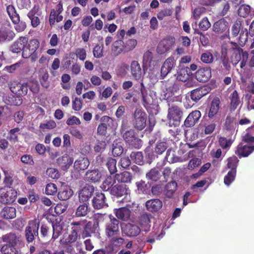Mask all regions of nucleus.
Wrapping results in <instances>:
<instances>
[{
  "mask_svg": "<svg viewBox=\"0 0 254 254\" xmlns=\"http://www.w3.org/2000/svg\"><path fill=\"white\" fill-rule=\"evenodd\" d=\"M116 164V160L113 158L110 157L107 160L106 166L111 174L115 173L117 171Z\"/></svg>",
  "mask_w": 254,
  "mask_h": 254,
  "instance_id": "obj_49",
  "label": "nucleus"
},
{
  "mask_svg": "<svg viewBox=\"0 0 254 254\" xmlns=\"http://www.w3.org/2000/svg\"><path fill=\"white\" fill-rule=\"evenodd\" d=\"M128 189L125 185L117 184L112 187L110 193L111 195L120 197L125 196L122 201L124 202L125 199H127Z\"/></svg>",
  "mask_w": 254,
  "mask_h": 254,
  "instance_id": "obj_10",
  "label": "nucleus"
},
{
  "mask_svg": "<svg viewBox=\"0 0 254 254\" xmlns=\"http://www.w3.org/2000/svg\"><path fill=\"white\" fill-rule=\"evenodd\" d=\"M57 186L53 183H50L47 185L45 189V193L47 195H54L57 192Z\"/></svg>",
  "mask_w": 254,
  "mask_h": 254,
  "instance_id": "obj_60",
  "label": "nucleus"
},
{
  "mask_svg": "<svg viewBox=\"0 0 254 254\" xmlns=\"http://www.w3.org/2000/svg\"><path fill=\"white\" fill-rule=\"evenodd\" d=\"M85 177L88 181L97 182L100 180L101 174L98 169H94L87 171Z\"/></svg>",
  "mask_w": 254,
  "mask_h": 254,
  "instance_id": "obj_30",
  "label": "nucleus"
},
{
  "mask_svg": "<svg viewBox=\"0 0 254 254\" xmlns=\"http://www.w3.org/2000/svg\"><path fill=\"white\" fill-rule=\"evenodd\" d=\"M254 151V146H248L240 143L235 151V153L240 157H247Z\"/></svg>",
  "mask_w": 254,
  "mask_h": 254,
  "instance_id": "obj_25",
  "label": "nucleus"
},
{
  "mask_svg": "<svg viewBox=\"0 0 254 254\" xmlns=\"http://www.w3.org/2000/svg\"><path fill=\"white\" fill-rule=\"evenodd\" d=\"M136 186L139 193L147 194L149 192V188L144 182L136 183Z\"/></svg>",
  "mask_w": 254,
  "mask_h": 254,
  "instance_id": "obj_58",
  "label": "nucleus"
},
{
  "mask_svg": "<svg viewBox=\"0 0 254 254\" xmlns=\"http://www.w3.org/2000/svg\"><path fill=\"white\" fill-rule=\"evenodd\" d=\"M177 188V184L175 181H172L168 183L166 186V196L171 198L176 191Z\"/></svg>",
  "mask_w": 254,
  "mask_h": 254,
  "instance_id": "obj_47",
  "label": "nucleus"
},
{
  "mask_svg": "<svg viewBox=\"0 0 254 254\" xmlns=\"http://www.w3.org/2000/svg\"><path fill=\"white\" fill-rule=\"evenodd\" d=\"M236 171H229L227 174L225 176L224 182L225 184L229 186L234 181L236 175Z\"/></svg>",
  "mask_w": 254,
  "mask_h": 254,
  "instance_id": "obj_51",
  "label": "nucleus"
},
{
  "mask_svg": "<svg viewBox=\"0 0 254 254\" xmlns=\"http://www.w3.org/2000/svg\"><path fill=\"white\" fill-rule=\"evenodd\" d=\"M106 146L105 141H98L94 147V149L96 152H102L105 149Z\"/></svg>",
  "mask_w": 254,
  "mask_h": 254,
  "instance_id": "obj_62",
  "label": "nucleus"
},
{
  "mask_svg": "<svg viewBox=\"0 0 254 254\" xmlns=\"http://www.w3.org/2000/svg\"><path fill=\"white\" fill-rule=\"evenodd\" d=\"M175 65L176 60L174 57H171L167 59L161 67V76L163 77H165L172 70Z\"/></svg>",
  "mask_w": 254,
  "mask_h": 254,
  "instance_id": "obj_18",
  "label": "nucleus"
},
{
  "mask_svg": "<svg viewBox=\"0 0 254 254\" xmlns=\"http://www.w3.org/2000/svg\"><path fill=\"white\" fill-rule=\"evenodd\" d=\"M39 46V42L36 39L30 40L27 46H25L24 51L22 52V57L25 59L30 57L32 54H33L38 49Z\"/></svg>",
  "mask_w": 254,
  "mask_h": 254,
  "instance_id": "obj_15",
  "label": "nucleus"
},
{
  "mask_svg": "<svg viewBox=\"0 0 254 254\" xmlns=\"http://www.w3.org/2000/svg\"><path fill=\"white\" fill-rule=\"evenodd\" d=\"M140 91L141 92L144 106L147 108L155 103L156 98L153 91L148 90L143 83H140Z\"/></svg>",
  "mask_w": 254,
  "mask_h": 254,
  "instance_id": "obj_8",
  "label": "nucleus"
},
{
  "mask_svg": "<svg viewBox=\"0 0 254 254\" xmlns=\"http://www.w3.org/2000/svg\"><path fill=\"white\" fill-rule=\"evenodd\" d=\"M2 101L6 105L9 106H19L22 103V99L20 97H15L11 93H8L2 96Z\"/></svg>",
  "mask_w": 254,
  "mask_h": 254,
  "instance_id": "obj_24",
  "label": "nucleus"
},
{
  "mask_svg": "<svg viewBox=\"0 0 254 254\" xmlns=\"http://www.w3.org/2000/svg\"><path fill=\"white\" fill-rule=\"evenodd\" d=\"M15 34L8 26H1L0 27V43L10 42L14 38Z\"/></svg>",
  "mask_w": 254,
  "mask_h": 254,
  "instance_id": "obj_12",
  "label": "nucleus"
},
{
  "mask_svg": "<svg viewBox=\"0 0 254 254\" xmlns=\"http://www.w3.org/2000/svg\"><path fill=\"white\" fill-rule=\"evenodd\" d=\"M123 232L128 237H135L140 233V229L137 225L128 223L123 227Z\"/></svg>",
  "mask_w": 254,
  "mask_h": 254,
  "instance_id": "obj_21",
  "label": "nucleus"
},
{
  "mask_svg": "<svg viewBox=\"0 0 254 254\" xmlns=\"http://www.w3.org/2000/svg\"><path fill=\"white\" fill-rule=\"evenodd\" d=\"M210 91V88L207 86H202L195 89L191 92L190 98L194 102H197L203 96L206 95Z\"/></svg>",
  "mask_w": 254,
  "mask_h": 254,
  "instance_id": "obj_20",
  "label": "nucleus"
},
{
  "mask_svg": "<svg viewBox=\"0 0 254 254\" xmlns=\"http://www.w3.org/2000/svg\"><path fill=\"white\" fill-rule=\"evenodd\" d=\"M143 64L146 67H151L156 64L155 57L150 51H147L144 53L143 56Z\"/></svg>",
  "mask_w": 254,
  "mask_h": 254,
  "instance_id": "obj_31",
  "label": "nucleus"
},
{
  "mask_svg": "<svg viewBox=\"0 0 254 254\" xmlns=\"http://www.w3.org/2000/svg\"><path fill=\"white\" fill-rule=\"evenodd\" d=\"M130 156L136 164L140 165L143 164V156L141 152H132Z\"/></svg>",
  "mask_w": 254,
  "mask_h": 254,
  "instance_id": "obj_50",
  "label": "nucleus"
},
{
  "mask_svg": "<svg viewBox=\"0 0 254 254\" xmlns=\"http://www.w3.org/2000/svg\"><path fill=\"white\" fill-rule=\"evenodd\" d=\"M73 195V191L68 187H64L58 192V198L61 200H66Z\"/></svg>",
  "mask_w": 254,
  "mask_h": 254,
  "instance_id": "obj_36",
  "label": "nucleus"
},
{
  "mask_svg": "<svg viewBox=\"0 0 254 254\" xmlns=\"http://www.w3.org/2000/svg\"><path fill=\"white\" fill-rule=\"evenodd\" d=\"M146 114L141 109H136L131 121L133 127L138 130H142L146 127Z\"/></svg>",
  "mask_w": 254,
  "mask_h": 254,
  "instance_id": "obj_3",
  "label": "nucleus"
},
{
  "mask_svg": "<svg viewBox=\"0 0 254 254\" xmlns=\"http://www.w3.org/2000/svg\"><path fill=\"white\" fill-rule=\"evenodd\" d=\"M251 10V7L249 5L244 4L239 6L237 10V13L239 16L246 18L248 16Z\"/></svg>",
  "mask_w": 254,
  "mask_h": 254,
  "instance_id": "obj_43",
  "label": "nucleus"
},
{
  "mask_svg": "<svg viewBox=\"0 0 254 254\" xmlns=\"http://www.w3.org/2000/svg\"><path fill=\"white\" fill-rule=\"evenodd\" d=\"M233 142V140L231 139H227L226 138L223 137H221L219 139V145L223 149H229L231 146Z\"/></svg>",
  "mask_w": 254,
  "mask_h": 254,
  "instance_id": "obj_56",
  "label": "nucleus"
},
{
  "mask_svg": "<svg viewBox=\"0 0 254 254\" xmlns=\"http://www.w3.org/2000/svg\"><path fill=\"white\" fill-rule=\"evenodd\" d=\"M200 60L204 63L210 64L213 62L214 58L210 52L206 51L201 54Z\"/></svg>",
  "mask_w": 254,
  "mask_h": 254,
  "instance_id": "obj_55",
  "label": "nucleus"
},
{
  "mask_svg": "<svg viewBox=\"0 0 254 254\" xmlns=\"http://www.w3.org/2000/svg\"><path fill=\"white\" fill-rule=\"evenodd\" d=\"M195 78L199 82L207 81L211 76V70L209 67L201 68L195 72Z\"/></svg>",
  "mask_w": 254,
  "mask_h": 254,
  "instance_id": "obj_17",
  "label": "nucleus"
},
{
  "mask_svg": "<svg viewBox=\"0 0 254 254\" xmlns=\"http://www.w3.org/2000/svg\"><path fill=\"white\" fill-rule=\"evenodd\" d=\"M151 217V215L147 213H144L141 215L139 219V222L143 230L144 231H148L150 227V219Z\"/></svg>",
  "mask_w": 254,
  "mask_h": 254,
  "instance_id": "obj_28",
  "label": "nucleus"
},
{
  "mask_svg": "<svg viewBox=\"0 0 254 254\" xmlns=\"http://www.w3.org/2000/svg\"><path fill=\"white\" fill-rule=\"evenodd\" d=\"M116 183V179L115 177L111 176H108L103 182L101 188L104 191L110 190L111 188L114 186Z\"/></svg>",
  "mask_w": 254,
  "mask_h": 254,
  "instance_id": "obj_41",
  "label": "nucleus"
},
{
  "mask_svg": "<svg viewBox=\"0 0 254 254\" xmlns=\"http://www.w3.org/2000/svg\"><path fill=\"white\" fill-rule=\"evenodd\" d=\"M95 188L90 185H85L78 192V199L80 202H85L89 200L93 195Z\"/></svg>",
  "mask_w": 254,
  "mask_h": 254,
  "instance_id": "obj_9",
  "label": "nucleus"
},
{
  "mask_svg": "<svg viewBox=\"0 0 254 254\" xmlns=\"http://www.w3.org/2000/svg\"><path fill=\"white\" fill-rule=\"evenodd\" d=\"M162 202L159 199H152L146 202V209L150 212H156L162 207Z\"/></svg>",
  "mask_w": 254,
  "mask_h": 254,
  "instance_id": "obj_26",
  "label": "nucleus"
},
{
  "mask_svg": "<svg viewBox=\"0 0 254 254\" xmlns=\"http://www.w3.org/2000/svg\"><path fill=\"white\" fill-rule=\"evenodd\" d=\"M131 73L135 80H139L142 76L141 67L137 61H133L130 64Z\"/></svg>",
  "mask_w": 254,
  "mask_h": 254,
  "instance_id": "obj_27",
  "label": "nucleus"
},
{
  "mask_svg": "<svg viewBox=\"0 0 254 254\" xmlns=\"http://www.w3.org/2000/svg\"><path fill=\"white\" fill-rule=\"evenodd\" d=\"M135 136V132L132 129L126 131L123 134V137L125 141L128 143Z\"/></svg>",
  "mask_w": 254,
  "mask_h": 254,
  "instance_id": "obj_61",
  "label": "nucleus"
},
{
  "mask_svg": "<svg viewBox=\"0 0 254 254\" xmlns=\"http://www.w3.org/2000/svg\"><path fill=\"white\" fill-rule=\"evenodd\" d=\"M89 212L88 205L86 203H84L78 206L77 208L75 215L77 217H83L86 216Z\"/></svg>",
  "mask_w": 254,
  "mask_h": 254,
  "instance_id": "obj_44",
  "label": "nucleus"
},
{
  "mask_svg": "<svg viewBox=\"0 0 254 254\" xmlns=\"http://www.w3.org/2000/svg\"><path fill=\"white\" fill-rule=\"evenodd\" d=\"M0 215L6 219H13L16 217V209L13 207H4L1 210Z\"/></svg>",
  "mask_w": 254,
  "mask_h": 254,
  "instance_id": "obj_35",
  "label": "nucleus"
},
{
  "mask_svg": "<svg viewBox=\"0 0 254 254\" xmlns=\"http://www.w3.org/2000/svg\"><path fill=\"white\" fill-rule=\"evenodd\" d=\"M71 231L68 237L65 239L66 245H70L75 243L80 237V233L83 229V225L79 222H73L71 223Z\"/></svg>",
  "mask_w": 254,
  "mask_h": 254,
  "instance_id": "obj_7",
  "label": "nucleus"
},
{
  "mask_svg": "<svg viewBox=\"0 0 254 254\" xmlns=\"http://www.w3.org/2000/svg\"><path fill=\"white\" fill-rule=\"evenodd\" d=\"M1 252L4 254H18V251L14 246H8L7 245H4L1 247Z\"/></svg>",
  "mask_w": 254,
  "mask_h": 254,
  "instance_id": "obj_57",
  "label": "nucleus"
},
{
  "mask_svg": "<svg viewBox=\"0 0 254 254\" xmlns=\"http://www.w3.org/2000/svg\"><path fill=\"white\" fill-rule=\"evenodd\" d=\"M189 67H186L179 69L177 74V79L183 82H185L189 79L190 76L191 75Z\"/></svg>",
  "mask_w": 254,
  "mask_h": 254,
  "instance_id": "obj_34",
  "label": "nucleus"
},
{
  "mask_svg": "<svg viewBox=\"0 0 254 254\" xmlns=\"http://www.w3.org/2000/svg\"><path fill=\"white\" fill-rule=\"evenodd\" d=\"M89 165L90 161L87 158L81 157L74 161L73 168L76 171L80 172L85 170Z\"/></svg>",
  "mask_w": 254,
  "mask_h": 254,
  "instance_id": "obj_23",
  "label": "nucleus"
},
{
  "mask_svg": "<svg viewBox=\"0 0 254 254\" xmlns=\"http://www.w3.org/2000/svg\"><path fill=\"white\" fill-rule=\"evenodd\" d=\"M216 126L215 123L212 122L208 124H205L204 126V133L206 134H210L212 133L214 130Z\"/></svg>",
  "mask_w": 254,
  "mask_h": 254,
  "instance_id": "obj_63",
  "label": "nucleus"
},
{
  "mask_svg": "<svg viewBox=\"0 0 254 254\" xmlns=\"http://www.w3.org/2000/svg\"><path fill=\"white\" fill-rule=\"evenodd\" d=\"M39 79L43 87L48 88L50 87V82L48 80L49 74L47 71L42 70L39 73Z\"/></svg>",
  "mask_w": 254,
  "mask_h": 254,
  "instance_id": "obj_40",
  "label": "nucleus"
},
{
  "mask_svg": "<svg viewBox=\"0 0 254 254\" xmlns=\"http://www.w3.org/2000/svg\"><path fill=\"white\" fill-rule=\"evenodd\" d=\"M201 116V114L198 110L191 112L185 120L184 126L186 127L194 126L198 122Z\"/></svg>",
  "mask_w": 254,
  "mask_h": 254,
  "instance_id": "obj_14",
  "label": "nucleus"
},
{
  "mask_svg": "<svg viewBox=\"0 0 254 254\" xmlns=\"http://www.w3.org/2000/svg\"><path fill=\"white\" fill-rule=\"evenodd\" d=\"M27 42V38L21 37L10 46V50L12 53H19L21 51H24Z\"/></svg>",
  "mask_w": 254,
  "mask_h": 254,
  "instance_id": "obj_19",
  "label": "nucleus"
},
{
  "mask_svg": "<svg viewBox=\"0 0 254 254\" xmlns=\"http://www.w3.org/2000/svg\"><path fill=\"white\" fill-rule=\"evenodd\" d=\"M40 226L39 219H34L29 221L25 229V237L28 243L32 242L36 237L38 236Z\"/></svg>",
  "mask_w": 254,
  "mask_h": 254,
  "instance_id": "obj_2",
  "label": "nucleus"
},
{
  "mask_svg": "<svg viewBox=\"0 0 254 254\" xmlns=\"http://www.w3.org/2000/svg\"><path fill=\"white\" fill-rule=\"evenodd\" d=\"M17 196V192L12 188L5 187L0 189V202L3 203H13Z\"/></svg>",
  "mask_w": 254,
  "mask_h": 254,
  "instance_id": "obj_5",
  "label": "nucleus"
},
{
  "mask_svg": "<svg viewBox=\"0 0 254 254\" xmlns=\"http://www.w3.org/2000/svg\"><path fill=\"white\" fill-rule=\"evenodd\" d=\"M199 29L205 31L207 30L211 26V24L207 17L202 18L198 24Z\"/></svg>",
  "mask_w": 254,
  "mask_h": 254,
  "instance_id": "obj_59",
  "label": "nucleus"
},
{
  "mask_svg": "<svg viewBox=\"0 0 254 254\" xmlns=\"http://www.w3.org/2000/svg\"><path fill=\"white\" fill-rule=\"evenodd\" d=\"M38 11V7L34 6L27 14L28 17L31 20V25L33 27H37L40 23V19L38 17L39 15L37 14V16L35 15Z\"/></svg>",
  "mask_w": 254,
  "mask_h": 254,
  "instance_id": "obj_33",
  "label": "nucleus"
},
{
  "mask_svg": "<svg viewBox=\"0 0 254 254\" xmlns=\"http://www.w3.org/2000/svg\"><path fill=\"white\" fill-rule=\"evenodd\" d=\"M47 175L52 179H57L60 177V174L57 169L55 168H48L46 171Z\"/></svg>",
  "mask_w": 254,
  "mask_h": 254,
  "instance_id": "obj_64",
  "label": "nucleus"
},
{
  "mask_svg": "<svg viewBox=\"0 0 254 254\" xmlns=\"http://www.w3.org/2000/svg\"><path fill=\"white\" fill-rule=\"evenodd\" d=\"M220 109V101L217 97L214 98L206 110V114L209 119H214Z\"/></svg>",
  "mask_w": 254,
  "mask_h": 254,
  "instance_id": "obj_13",
  "label": "nucleus"
},
{
  "mask_svg": "<svg viewBox=\"0 0 254 254\" xmlns=\"http://www.w3.org/2000/svg\"><path fill=\"white\" fill-rule=\"evenodd\" d=\"M227 167L231 169L230 171H236L239 160L237 157L233 156L227 159Z\"/></svg>",
  "mask_w": 254,
  "mask_h": 254,
  "instance_id": "obj_52",
  "label": "nucleus"
},
{
  "mask_svg": "<svg viewBox=\"0 0 254 254\" xmlns=\"http://www.w3.org/2000/svg\"><path fill=\"white\" fill-rule=\"evenodd\" d=\"M9 88L13 93L21 96L26 95L28 91L27 83L20 84L16 81H13L10 84Z\"/></svg>",
  "mask_w": 254,
  "mask_h": 254,
  "instance_id": "obj_11",
  "label": "nucleus"
},
{
  "mask_svg": "<svg viewBox=\"0 0 254 254\" xmlns=\"http://www.w3.org/2000/svg\"><path fill=\"white\" fill-rule=\"evenodd\" d=\"M114 177L116 181L121 183H130L132 179L130 173L127 171H125L120 174H117Z\"/></svg>",
  "mask_w": 254,
  "mask_h": 254,
  "instance_id": "obj_38",
  "label": "nucleus"
},
{
  "mask_svg": "<svg viewBox=\"0 0 254 254\" xmlns=\"http://www.w3.org/2000/svg\"><path fill=\"white\" fill-rule=\"evenodd\" d=\"M93 207L96 209H100L108 206L106 202L105 194L102 192H97L92 199Z\"/></svg>",
  "mask_w": 254,
  "mask_h": 254,
  "instance_id": "obj_16",
  "label": "nucleus"
},
{
  "mask_svg": "<svg viewBox=\"0 0 254 254\" xmlns=\"http://www.w3.org/2000/svg\"><path fill=\"white\" fill-rule=\"evenodd\" d=\"M130 211L126 207H122L116 209V216L124 221L128 220L130 217Z\"/></svg>",
  "mask_w": 254,
  "mask_h": 254,
  "instance_id": "obj_37",
  "label": "nucleus"
},
{
  "mask_svg": "<svg viewBox=\"0 0 254 254\" xmlns=\"http://www.w3.org/2000/svg\"><path fill=\"white\" fill-rule=\"evenodd\" d=\"M76 222L81 223L83 225V229L82 231H83L82 237L83 238L90 236V234L93 232L91 222H88L86 224H85V221H77Z\"/></svg>",
  "mask_w": 254,
  "mask_h": 254,
  "instance_id": "obj_42",
  "label": "nucleus"
},
{
  "mask_svg": "<svg viewBox=\"0 0 254 254\" xmlns=\"http://www.w3.org/2000/svg\"><path fill=\"white\" fill-rule=\"evenodd\" d=\"M168 106L169 108H168L167 119L169 121V126L170 127H178L182 120L183 112L178 106L176 105L171 106L170 103H168Z\"/></svg>",
  "mask_w": 254,
  "mask_h": 254,
  "instance_id": "obj_1",
  "label": "nucleus"
},
{
  "mask_svg": "<svg viewBox=\"0 0 254 254\" xmlns=\"http://www.w3.org/2000/svg\"><path fill=\"white\" fill-rule=\"evenodd\" d=\"M20 129L18 127H15L11 129L8 132V139L12 142H15L18 141V135L20 134Z\"/></svg>",
  "mask_w": 254,
  "mask_h": 254,
  "instance_id": "obj_53",
  "label": "nucleus"
},
{
  "mask_svg": "<svg viewBox=\"0 0 254 254\" xmlns=\"http://www.w3.org/2000/svg\"><path fill=\"white\" fill-rule=\"evenodd\" d=\"M53 234L50 242H54L61 235L63 230V227L59 224H55L52 225Z\"/></svg>",
  "mask_w": 254,
  "mask_h": 254,
  "instance_id": "obj_48",
  "label": "nucleus"
},
{
  "mask_svg": "<svg viewBox=\"0 0 254 254\" xmlns=\"http://www.w3.org/2000/svg\"><path fill=\"white\" fill-rule=\"evenodd\" d=\"M2 241L8 244V246H15L19 241V237L13 233L3 235L1 238Z\"/></svg>",
  "mask_w": 254,
  "mask_h": 254,
  "instance_id": "obj_32",
  "label": "nucleus"
},
{
  "mask_svg": "<svg viewBox=\"0 0 254 254\" xmlns=\"http://www.w3.org/2000/svg\"><path fill=\"white\" fill-rule=\"evenodd\" d=\"M161 176L160 172L157 168H154L150 170V171L146 173V178L150 180L153 181H158Z\"/></svg>",
  "mask_w": 254,
  "mask_h": 254,
  "instance_id": "obj_45",
  "label": "nucleus"
},
{
  "mask_svg": "<svg viewBox=\"0 0 254 254\" xmlns=\"http://www.w3.org/2000/svg\"><path fill=\"white\" fill-rule=\"evenodd\" d=\"M7 12L13 23L16 24L19 21V16L16 13L15 7L13 5L10 4L6 7Z\"/></svg>",
  "mask_w": 254,
  "mask_h": 254,
  "instance_id": "obj_39",
  "label": "nucleus"
},
{
  "mask_svg": "<svg viewBox=\"0 0 254 254\" xmlns=\"http://www.w3.org/2000/svg\"><path fill=\"white\" fill-rule=\"evenodd\" d=\"M176 39L174 36H167L158 43L156 51L159 54H163L169 51L174 46Z\"/></svg>",
  "mask_w": 254,
  "mask_h": 254,
  "instance_id": "obj_6",
  "label": "nucleus"
},
{
  "mask_svg": "<svg viewBox=\"0 0 254 254\" xmlns=\"http://www.w3.org/2000/svg\"><path fill=\"white\" fill-rule=\"evenodd\" d=\"M123 152V148L122 143L119 140H115L112 145V153L114 156H119Z\"/></svg>",
  "mask_w": 254,
  "mask_h": 254,
  "instance_id": "obj_46",
  "label": "nucleus"
},
{
  "mask_svg": "<svg viewBox=\"0 0 254 254\" xmlns=\"http://www.w3.org/2000/svg\"><path fill=\"white\" fill-rule=\"evenodd\" d=\"M240 103V101L238 92L236 90H235L231 95V106L234 109H235Z\"/></svg>",
  "mask_w": 254,
  "mask_h": 254,
  "instance_id": "obj_54",
  "label": "nucleus"
},
{
  "mask_svg": "<svg viewBox=\"0 0 254 254\" xmlns=\"http://www.w3.org/2000/svg\"><path fill=\"white\" fill-rule=\"evenodd\" d=\"M73 162V158L66 154L63 155L58 159V162L63 170H67Z\"/></svg>",
  "mask_w": 254,
  "mask_h": 254,
  "instance_id": "obj_29",
  "label": "nucleus"
},
{
  "mask_svg": "<svg viewBox=\"0 0 254 254\" xmlns=\"http://www.w3.org/2000/svg\"><path fill=\"white\" fill-rule=\"evenodd\" d=\"M213 31L215 33L221 34L229 30V24L224 19H221L215 22L212 27Z\"/></svg>",
  "mask_w": 254,
  "mask_h": 254,
  "instance_id": "obj_22",
  "label": "nucleus"
},
{
  "mask_svg": "<svg viewBox=\"0 0 254 254\" xmlns=\"http://www.w3.org/2000/svg\"><path fill=\"white\" fill-rule=\"evenodd\" d=\"M105 227V234L108 238L118 235L120 233L119 221L111 215H109Z\"/></svg>",
  "mask_w": 254,
  "mask_h": 254,
  "instance_id": "obj_4",
  "label": "nucleus"
}]
</instances>
